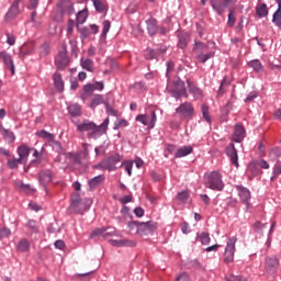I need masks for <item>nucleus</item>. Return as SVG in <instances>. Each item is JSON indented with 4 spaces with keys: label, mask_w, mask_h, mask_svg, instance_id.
Segmentation results:
<instances>
[{
    "label": "nucleus",
    "mask_w": 281,
    "mask_h": 281,
    "mask_svg": "<svg viewBox=\"0 0 281 281\" xmlns=\"http://www.w3.org/2000/svg\"><path fill=\"white\" fill-rule=\"evenodd\" d=\"M78 133H88V139H95L100 135H104L109 128V117L103 121V124L97 125L94 122L83 120L81 123H77Z\"/></svg>",
    "instance_id": "obj_1"
},
{
    "label": "nucleus",
    "mask_w": 281,
    "mask_h": 281,
    "mask_svg": "<svg viewBox=\"0 0 281 281\" xmlns=\"http://www.w3.org/2000/svg\"><path fill=\"white\" fill-rule=\"evenodd\" d=\"M75 12L74 2L71 0H58L53 19L56 23H63L65 15L71 16Z\"/></svg>",
    "instance_id": "obj_2"
},
{
    "label": "nucleus",
    "mask_w": 281,
    "mask_h": 281,
    "mask_svg": "<svg viewBox=\"0 0 281 281\" xmlns=\"http://www.w3.org/2000/svg\"><path fill=\"white\" fill-rule=\"evenodd\" d=\"M93 204V200L90 198L81 199L80 194L75 193L71 198V204H70V210L72 212H76V214H82V212H87Z\"/></svg>",
    "instance_id": "obj_3"
},
{
    "label": "nucleus",
    "mask_w": 281,
    "mask_h": 281,
    "mask_svg": "<svg viewBox=\"0 0 281 281\" xmlns=\"http://www.w3.org/2000/svg\"><path fill=\"white\" fill-rule=\"evenodd\" d=\"M171 98L176 100H181V98H188V90H186V82L181 79H177L172 85L167 87Z\"/></svg>",
    "instance_id": "obj_4"
},
{
    "label": "nucleus",
    "mask_w": 281,
    "mask_h": 281,
    "mask_svg": "<svg viewBox=\"0 0 281 281\" xmlns=\"http://www.w3.org/2000/svg\"><path fill=\"white\" fill-rule=\"evenodd\" d=\"M205 186L211 190L221 192V190L225 188V183H223V175L218 171H212L206 178Z\"/></svg>",
    "instance_id": "obj_5"
},
{
    "label": "nucleus",
    "mask_w": 281,
    "mask_h": 281,
    "mask_svg": "<svg viewBox=\"0 0 281 281\" xmlns=\"http://www.w3.org/2000/svg\"><path fill=\"white\" fill-rule=\"evenodd\" d=\"M176 114L180 120H192L194 117V106L190 102L181 103L176 109Z\"/></svg>",
    "instance_id": "obj_6"
},
{
    "label": "nucleus",
    "mask_w": 281,
    "mask_h": 281,
    "mask_svg": "<svg viewBox=\"0 0 281 281\" xmlns=\"http://www.w3.org/2000/svg\"><path fill=\"white\" fill-rule=\"evenodd\" d=\"M122 161V156L120 154H114L103 160L101 164L97 165L95 168H102L103 170H117L115 164H120Z\"/></svg>",
    "instance_id": "obj_7"
},
{
    "label": "nucleus",
    "mask_w": 281,
    "mask_h": 281,
    "mask_svg": "<svg viewBox=\"0 0 281 281\" xmlns=\"http://www.w3.org/2000/svg\"><path fill=\"white\" fill-rule=\"evenodd\" d=\"M136 122L143 124V126H147V128H155V124H157V114L155 111H151L150 114H139L136 116Z\"/></svg>",
    "instance_id": "obj_8"
},
{
    "label": "nucleus",
    "mask_w": 281,
    "mask_h": 281,
    "mask_svg": "<svg viewBox=\"0 0 281 281\" xmlns=\"http://www.w3.org/2000/svg\"><path fill=\"white\" fill-rule=\"evenodd\" d=\"M238 238L231 237L226 244L225 252H224V261L225 262H234V254L236 252V243Z\"/></svg>",
    "instance_id": "obj_9"
},
{
    "label": "nucleus",
    "mask_w": 281,
    "mask_h": 281,
    "mask_svg": "<svg viewBox=\"0 0 281 281\" xmlns=\"http://www.w3.org/2000/svg\"><path fill=\"white\" fill-rule=\"evenodd\" d=\"M210 3L214 12H216V14H218L220 16H223L228 5H232V3H234V0H211Z\"/></svg>",
    "instance_id": "obj_10"
},
{
    "label": "nucleus",
    "mask_w": 281,
    "mask_h": 281,
    "mask_svg": "<svg viewBox=\"0 0 281 281\" xmlns=\"http://www.w3.org/2000/svg\"><path fill=\"white\" fill-rule=\"evenodd\" d=\"M157 232V223L149 221V222H142L138 228V236H150Z\"/></svg>",
    "instance_id": "obj_11"
},
{
    "label": "nucleus",
    "mask_w": 281,
    "mask_h": 281,
    "mask_svg": "<svg viewBox=\"0 0 281 281\" xmlns=\"http://www.w3.org/2000/svg\"><path fill=\"white\" fill-rule=\"evenodd\" d=\"M55 65L58 69H65V67L69 65V56H67V46H63V49L55 58Z\"/></svg>",
    "instance_id": "obj_12"
},
{
    "label": "nucleus",
    "mask_w": 281,
    "mask_h": 281,
    "mask_svg": "<svg viewBox=\"0 0 281 281\" xmlns=\"http://www.w3.org/2000/svg\"><path fill=\"white\" fill-rule=\"evenodd\" d=\"M278 267H280V261L278 260V257L266 258L265 269L267 273L273 276V273L278 271Z\"/></svg>",
    "instance_id": "obj_13"
},
{
    "label": "nucleus",
    "mask_w": 281,
    "mask_h": 281,
    "mask_svg": "<svg viewBox=\"0 0 281 281\" xmlns=\"http://www.w3.org/2000/svg\"><path fill=\"white\" fill-rule=\"evenodd\" d=\"M117 231L115 228H95L91 232L90 238H95V236H103V238H109V236H115Z\"/></svg>",
    "instance_id": "obj_14"
},
{
    "label": "nucleus",
    "mask_w": 281,
    "mask_h": 281,
    "mask_svg": "<svg viewBox=\"0 0 281 281\" xmlns=\"http://www.w3.org/2000/svg\"><path fill=\"white\" fill-rule=\"evenodd\" d=\"M20 5H21V0H14L8 13L5 14L7 21H12V19H16V16L21 14V9L19 8Z\"/></svg>",
    "instance_id": "obj_15"
},
{
    "label": "nucleus",
    "mask_w": 281,
    "mask_h": 281,
    "mask_svg": "<svg viewBox=\"0 0 281 281\" xmlns=\"http://www.w3.org/2000/svg\"><path fill=\"white\" fill-rule=\"evenodd\" d=\"M32 147L26 144H22L18 147L16 154L19 155V159H21L24 164H27V159L30 158V153H32Z\"/></svg>",
    "instance_id": "obj_16"
},
{
    "label": "nucleus",
    "mask_w": 281,
    "mask_h": 281,
    "mask_svg": "<svg viewBox=\"0 0 281 281\" xmlns=\"http://www.w3.org/2000/svg\"><path fill=\"white\" fill-rule=\"evenodd\" d=\"M237 191L239 199H241L243 203L246 205V210H249V199H251V192L249 189L243 186H237Z\"/></svg>",
    "instance_id": "obj_17"
},
{
    "label": "nucleus",
    "mask_w": 281,
    "mask_h": 281,
    "mask_svg": "<svg viewBox=\"0 0 281 281\" xmlns=\"http://www.w3.org/2000/svg\"><path fill=\"white\" fill-rule=\"evenodd\" d=\"M226 155H227V157H229L231 162L233 164V166H236L238 168L239 167V165H238V150H236V147L234 146V144H229L226 147Z\"/></svg>",
    "instance_id": "obj_18"
},
{
    "label": "nucleus",
    "mask_w": 281,
    "mask_h": 281,
    "mask_svg": "<svg viewBox=\"0 0 281 281\" xmlns=\"http://www.w3.org/2000/svg\"><path fill=\"white\" fill-rule=\"evenodd\" d=\"M112 247H136L137 241L133 239H110Z\"/></svg>",
    "instance_id": "obj_19"
},
{
    "label": "nucleus",
    "mask_w": 281,
    "mask_h": 281,
    "mask_svg": "<svg viewBox=\"0 0 281 281\" xmlns=\"http://www.w3.org/2000/svg\"><path fill=\"white\" fill-rule=\"evenodd\" d=\"M0 59L4 63L5 67L10 69L12 76H14V61L12 60V56L3 50L0 53Z\"/></svg>",
    "instance_id": "obj_20"
},
{
    "label": "nucleus",
    "mask_w": 281,
    "mask_h": 281,
    "mask_svg": "<svg viewBox=\"0 0 281 281\" xmlns=\"http://www.w3.org/2000/svg\"><path fill=\"white\" fill-rule=\"evenodd\" d=\"M233 142L240 144L245 139V127L240 124L235 125V132L232 136Z\"/></svg>",
    "instance_id": "obj_21"
},
{
    "label": "nucleus",
    "mask_w": 281,
    "mask_h": 281,
    "mask_svg": "<svg viewBox=\"0 0 281 281\" xmlns=\"http://www.w3.org/2000/svg\"><path fill=\"white\" fill-rule=\"evenodd\" d=\"M34 43H26L23 46L20 47V57L25 58V56H30L31 54H34Z\"/></svg>",
    "instance_id": "obj_22"
},
{
    "label": "nucleus",
    "mask_w": 281,
    "mask_h": 281,
    "mask_svg": "<svg viewBox=\"0 0 281 281\" xmlns=\"http://www.w3.org/2000/svg\"><path fill=\"white\" fill-rule=\"evenodd\" d=\"M102 183H104V176L99 175L90 179L88 186L90 190H95V188H99V186H102Z\"/></svg>",
    "instance_id": "obj_23"
},
{
    "label": "nucleus",
    "mask_w": 281,
    "mask_h": 281,
    "mask_svg": "<svg viewBox=\"0 0 281 281\" xmlns=\"http://www.w3.org/2000/svg\"><path fill=\"white\" fill-rule=\"evenodd\" d=\"M53 80L57 91H59V93H63V91H65V81H63V76H60V74H55L53 76Z\"/></svg>",
    "instance_id": "obj_24"
},
{
    "label": "nucleus",
    "mask_w": 281,
    "mask_h": 281,
    "mask_svg": "<svg viewBox=\"0 0 281 281\" xmlns=\"http://www.w3.org/2000/svg\"><path fill=\"white\" fill-rule=\"evenodd\" d=\"M256 14L259 16V19H265V16H268L269 8H267V4L259 2L256 7Z\"/></svg>",
    "instance_id": "obj_25"
},
{
    "label": "nucleus",
    "mask_w": 281,
    "mask_h": 281,
    "mask_svg": "<svg viewBox=\"0 0 281 281\" xmlns=\"http://www.w3.org/2000/svg\"><path fill=\"white\" fill-rule=\"evenodd\" d=\"M187 82H188L190 93H192L195 100H201V98H203V91L199 89L196 86L192 85L190 80H188Z\"/></svg>",
    "instance_id": "obj_26"
},
{
    "label": "nucleus",
    "mask_w": 281,
    "mask_h": 281,
    "mask_svg": "<svg viewBox=\"0 0 281 281\" xmlns=\"http://www.w3.org/2000/svg\"><path fill=\"white\" fill-rule=\"evenodd\" d=\"M278 10L272 15V23L277 27H281V0H277Z\"/></svg>",
    "instance_id": "obj_27"
},
{
    "label": "nucleus",
    "mask_w": 281,
    "mask_h": 281,
    "mask_svg": "<svg viewBox=\"0 0 281 281\" xmlns=\"http://www.w3.org/2000/svg\"><path fill=\"white\" fill-rule=\"evenodd\" d=\"M147 23V32L149 36H155L158 32V26H157V20L155 19H149L146 21Z\"/></svg>",
    "instance_id": "obj_28"
},
{
    "label": "nucleus",
    "mask_w": 281,
    "mask_h": 281,
    "mask_svg": "<svg viewBox=\"0 0 281 281\" xmlns=\"http://www.w3.org/2000/svg\"><path fill=\"white\" fill-rule=\"evenodd\" d=\"M190 43V35L188 33H182L178 36V47L180 49H186Z\"/></svg>",
    "instance_id": "obj_29"
},
{
    "label": "nucleus",
    "mask_w": 281,
    "mask_h": 281,
    "mask_svg": "<svg viewBox=\"0 0 281 281\" xmlns=\"http://www.w3.org/2000/svg\"><path fill=\"white\" fill-rule=\"evenodd\" d=\"M68 113L72 117H80V115H82V108H80V105L78 103L70 104L68 106Z\"/></svg>",
    "instance_id": "obj_30"
},
{
    "label": "nucleus",
    "mask_w": 281,
    "mask_h": 281,
    "mask_svg": "<svg viewBox=\"0 0 281 281\" xmlns=\"http://www.w3.org/2000/svg\"><path fill=\"white\" fill-rule=\"evenodd\" d=\"M52 179H53L52 171L49 170L42 171L40 173V183L42 186H47V183H52Z\"/></svg>",
    "instance_id": "obj_31"
},
{
    "label": "nucleus",
    "mask_w": 281,
    "mask_h": 281,
    "mask_svg": "<svg viewBox=\"0 0 281 281\" xmlns=\"http://www.w3.org/2000/svg\"><path fill=\"white\" fill-rule=\"evenodd\" d=\"M106 100H104V97H102V94H93L90 102V109H95L97 106H100V104H104Z\"/></svg>",
    "instance_id": "obj_32"
},
{
    "label": "nucleus",
    "mask_w": 281,
    "mask_h": 281,
    "mask_svg": "<svg viewBox=\"0 0 281 281\" xmlns=\"http://www.w3.org/2000/svg\"><path fill=\"white\" fill-rule=\"evenodd\" d=\"M89 18V11L87 9H83L77 13V25H82L87 22V19Z\"/></svg>",
    "instance_id": "obj_33"
},
{
    "label": "nucleus",
    "mask_w": 281,
    "mask_h": 281,
    "mask_svg": "<svg viewBox=\"0 0 281 281\" xmlns=\"http://www.w3.org/2000/svg\"><path fill=\"white\" fill-rule=\"evenodd\" d=\"M0 133H1L2 137L4 139H7V142H10L11 144H12V142H14L16 139V136H14V132H12L10 130L1 127Z\"/></svg>",
    "instance_id": "obj_34"
},
{
    "label": "nucleus",
    "mask_w": 281,
    "mask_h": 281,
    "mask_svg": "<svg viewBox=\"0 0 281 281\" xmlns=\"http://www.w3.org/2000/svg\"><path fill=\"white\" fill-rule=\"evenodd\" d=\"M21 165L25 166V162L21 158H11L7 162V166L10 168V170H14Z\"/></svg>",
    "instance_id": "obj_35"
},
{
    "label": "nucleus",
    "mask_w": 281,
    "mask_h": 281,
    "mask_svg": "<svg viewBox=\"0 0 281 281\" xmlns=\"http://www.w3.org/2000/svg\"><path fill=\"white\" fill-rule=\"evenodd\" d=\"M190 154H192V146H183L177 150L175 157L177 158L188 157V155Z\"/></svg>",
    "instance_id": "obj_36"
},
{
    "label": "nucleus",
    "mask_w": 281,
    "mask_h": 281,
    "mask_svg": "<svg viewBox=\"0 0 281 281\" xmlns=\"http://www.w3.org/2000/svg\"><path fill=\"white\" fill-rule=\"evenodd\" d=\"M248 67L254 69V71H256L257 74H260V71H265V67L262 66V63H260V60L258 59L250 60L248 63Z\"/></svg>",
    "instance_id": "obj_37"
},
{
    "label": "nucleus",
    "mask_w": 281,
    "mask_h": 281,
    "mask_svg": "<svg viewBox=\"0 0 281 281\" xmlns=\"http://www.w3.org/2000/svg\"><path fill=\"white\" fill-rule=\"evenodd\" d=\"M18 251L22 254L30 251V241L27 239H21L18 244Z\"/></svg>",
    "instance_id": "obj_38"
},
{
    "label": "nucleus",
    "mask_w": 281,
    "mask_h": 281,
    "mask_svg": "<svg viewBox=\"0 0 281 281\" xmlns=\"http://www.w3.org/2000/svg\"><path fill=\"white\" fill-rule=\"evenodd\" d=\"M104 106L108 115H112L113 117H120V112L110 105L109 100H105Z\"/></svg>",
    "instance_id": "obj_39"
},
{
    "label": "nucleus",
    "mask_w": 281,
    "mask_h": 281,
    "mask_svg": "<svg viewBox=\"0 0 281 281\" xmlns=\"http://www.w3.org/2000/svg\"><path fill=\"white\" fill-rule=\"evenodd\" d=\"M37 135H38V137H42V139H46L47 142H50V143L53 142V139H55L54 134H52L45 130L37 132Z\"/></svg>",
    "instance_id": "obj_40"
},
{
    "label": "nucleus",
    "mask_w": 281,
    "mask_h": 281,
    "mask_svg": "<svg viewBox=\"0 0 281 281\" xmlns=\"http://www.w3.org/2000/svg\"><path fill=\"white\" fill-rule=\"evenodd\" d=\"M81 67L86 69V71H93V60L81 58Z\"/></svg>",
    "instance_id": "obj_41"
},
{
    "label": "nucleus",
    "mask_w": 281,
    "mask_h": 281,
    "mask_svg": "<svg viewBox=\"0 0 281 281\" xmlns=\"http://www.w3.org/2000/svg\"><path fill=\"white\" fill-rule=\"evenodd\" d=\"M198 60L205 64L207 63V60H210V58H214V52H210L207 54H198L196 56Z\"/></svg>",
    "instance_id": "obj_42"
},
{
    "label": "nucleus",
    "mask_w": 281,
    "mask_h": 281,
    "mask_svg": "<svg viewBox=\"0 0 281 281\" xmlns=\"http://www.w3.org/2000/svg\"><path fill=\"white\" fill-rule=\"evenodd\" d=\"M228 27H234L236 25V10H231L228 13V20H227Z\"/></svg>",
    "instance_id": "obj_43"
},
{
    "label": "nucleus",
    "mask_w": 281,
    "mask_h": 281,
    "mask_svg": "<svg viewBox=\"0 0 281 281\" xmlns=\"http://www.w3.org/2000/svg\"><path fill=\"white\" fill-rule=\"evenodd\" d=\"M50 146H52L53 150H55V153H58V155H63V153H64L63 145H60V143L58 140H56L55 138L53 140H50Z\"/></svg>",
    "instance_id": "obj_44"
},
{
    "label": "nucleus",
    "mask_w": 281,
    "mask_h": 281,
    "mask_svg": "<svg viewBox=\"0 0 281 281\" xmlns=\"http://www.w3.org/2000/svg\"><path fill=\"white\" fill-rule=\"evenodd\" d=\"M280 175H281V162L280 160H278L272 169L271 181H273V179H277V177H280Z\"/></svg>",
    "instance_id": "obj_45"
},
{
    "label": "nucleus",
    "mask_w": 281,
    "mask_h": 281,
    "mask_svg": "<svg viewBox=\"0 0 281 281\" xmlns=\"http://www.w3.org/2000/svg\"><path fill=\"white\" fill-rule=\"evenodd\" d=\"M26 227H29L32 234H38V224L34 220H29Z\"/></svg>",
    "instance_id": "obj_46"
},
{
    "label": "nucleus",
    "mask_w": 281,
    "mask_h": 281,
    "mask_svg": "<svg viewBox=\"0 0 281 281\" xmlns=\"http://www.w3.org/2000/svg\"><path fill=\"white\" fill-rule=\"evenodd\" d=\"M202 116L207 124H212V117L210 116V108L207 105H202Z\"/></svg>",
    "instance_id": "obj_47"
},
{
    "label": "nucleus",
    "mask_w": 281,
    "mask_h": 281,
    "mask_svg": "<svg viewBox=\"0 0 281 281\" xmlns=\"http://www.w3.org/2000/svg\"><path fill=\"white\" fill-rule=\"evenodd\" d=\"M97 12H104L106 10V5H104V2L102 0H91Z\"/></svg>",
    "instance_id": "obj_48"
},
{
    "label": "nucleus",
    "mask_w": 281,
    "mask_h": 281,
    "mask_svg": "<svg viewBox=\"0 0 281 281\" xmlns=\"http://www.w3.org/2000/svg\"><path fill=\"white\" fill-rule=\"evenodd\" d=\"M102 25H103V30H102L101 36L102 38H106V34H109L111 30V21L105 20L103 21Z\"/></svg>",
    "instance_id": "obj_49"
},
{
    "label": "nucleus",
    "mask_w": 281,
    "mask_h": 281,
    "mask_svg": "<svg viewBox=\"0 0 281 281\" xmlns=\"http://www.w3.org/2000/svg\"><path fill=\"white\" fill-rule=\"evenodd\" d=\"M122 166L124 167L125 172H127L128 177L133 175V161L125 160L122 162Z\"/></svg>",
    "instance_id": "obj_50"
},
{
    "label": "nucleus",
    "mask_w": 281,
    "mask_h": 281,
    "mask_svg": "<svg viewBox=\"0 0 281 281\" xmlns=\"http://www.w3.org/2000/svg\"><path fill=\"white\" fill-rule=\"evenodd\" d=\"M139 225H140L139 222L132 221L127 223V228L130 229V232H136V234H139Z\"/></svg>",
    "instance_id": "obj_51"
},
{
    "label": "nucleus",
    "mask_w": 281,
    "mask_h": 281,
    "mask_svg": "<svg viewBox=\"0 0 281 281\" xmlns=\"http://www.w3.org/2000/svg\"><path fill=\"white\" fill-rule=\"evenodd\" d=\"M204 49H207V45L201 41H195L194 46H193V52H203Z\"/></svg>",
    "instance_id": "obj_52"
},
{
    "label": "nucleus",
    "mask_w": 281,
    "mask_h": 281,
    "mask_svg": "<svg viewBox=\"0 0 281 281\" xmlns=\"http://www.w3.org/2000/svg\"><path fill=\"white\" fill-rule=\"evenodd\" d=\"M269 157L272 161H276V159H280L281 157V150L280 148H274L270 151Z\"/></svg>",
    "instance_id": "obj_53"
},
{
    "label": "nucleus",
    "mask_w": 281,
    "mask_h": 281,
    "mask_svg": "<svg viewBox=\"0 0 281 281\" xmlns=\"http://www.w3.org/2000/svg\"><path fill=\"white\" fill-rule=\"evenodd\" d=\"M74 27H76V22L74 20H68L67 36L74 34Z\"/></svg>",
    "instance_id": "obj_54"
},
{
    "label": "nucleus",
    "mask_w": 281,
    "mask_h": 281,
    "mask_svg": "<svg viewBox=\"0 0 281 281\" xmlns=\"http://www.w3.org/2000/svg\"><path fill=\"white\" fill-rule=\"evenodd\" d=\"M69 45L71 47V53L78 56V41L76 40H70Z\"/></svg>",
    "instance_id": "obj_55"
},
{
    "label": "nucleus",
    "mask_w": 281,
    "mask_h": 281,
    "mask_svg": "<svg viewBox=\"0 0 281 281\" xmlns=\"http://www.w3.org/2000/svg\"><path fill=\"white\" fill-rule=\"evenodd\" d=\"M201 243L203 245H210V234L207 233H201V235L199 236Z\"/></svg>",
    "instance_id": "obj_56"
},
{
    "label": "nucleus",
    "mask_w": 281,
    "mask_h": 281,
    "mask_svg": "<svg viewBox=\"0 0 281 281\" xmlns=\"http://www.w3.org/2000/svg\"><path fill=\"white\" fill-rule=\"evenodd\" d=\"M188 191H181L178 193L177 199L178 201H181V203H184V201H188Z\"/></svg>",
    "instance_id": "obj_57"
},
{
    "label": "nucleus",
    "mask_w": 281,
    "mask_h": 281,
    "mask_svg": "<svg viewBox=\"0 0 281 281\" xmlns=\"http://www.w3.org/2000/svg\"><path fill=\"white\" fill-rule=\"evenodd\" d=\"M78 32L81 34V38H88L89 34H91V32L89 31L88 27L83 26L81 29H78Z\"/></svg>",
    "instance_id": "obj_58"
},
{
    "label": "nucleus",
    "mask_w": 281,
    "mask_h": 281,
    "mask_svg": "<svg viewBox=\"0 0 281 281\" xmlns=\"http://www.w3.org/2000/svg\"><path fill=\"white\" fill-rule=\"evenodd\" d=\"M20 190H22V192H25L26 194H32V192H34V189H32L30 184H24V183L20 186Z\"/></svg>",
    "instance_id": "obj_59"
},
{
    "label": "nucleus",
    "mask_w": 281,
    "mask_h": 281,
    "mask_svg": "<svg viewBox=\"0 0 281 281\" xmlns=\"http://www.w3.org/2000/svg\"><path fill=\"white\" fill-rule=\"evenodd\" d=\"M227 281H247V279L240 277V276H234V274H229L226 277Z\"/></svg>",
    "instance_id": "obj_60"
},
{
    "label": "nucleus",
    "mask_w": 281,
    "mask_h": 281,
    "mask_svg": "<svg viewBox=\"0 0 281 281\" xmlns=\"http://www.w3.org/2000/svg\"><path fill=\"white\" fill-rule=\"evenodd\" d=\"M254 227H255L256 232L260 233V232H262V229H265L267 227V223L262 224L261 222H256L254 224Z\"/></svg>",
    "instance_id": "obj_61"
},
{
    "label": "nucleus",
    "mask_w": 281,
    "mask_h": 281,
    "mask_svg": "<svg viewBox=\"0 0 281 281\" xmlns=\"http://www.w3.org/2000/svg\"><path fill=\"white\" fill-rule=\"evenodd\" d=\"M10 234H12V232L10 231V228H0V238H8V236H10Z\"/></svg>",
    "instance_id": "obj_62"
},
{
    "label": "nucleus",
    "mask_w": 281,
    "mask_h": 281,
    "mask_svg": "<svg viewBox=\"0 0 281 281\" xmlns=\"http://www.w3.org/2000/svg\"><path fill=\"white\" fill-rule=\"evenodd\" d=\"M175 281H190L188 273L183 272L176 277Z\"/></svg>",
    "instance_id": "obj_63"
},
{
    "label": "nucleus",
    "mask_w": 281,
    "mask_h": 281,
    "mask_svg": "<svg viewBox=\"0 0 281 281\" xmlns=\"http://www.w3.org/2000/svg\"><path fill=\"white\" fill-rule=\"evenodd\" d=\"M257 166H259V168H262L263 170H269L270 168L269 162H267V160H259L257 162Z\"/></svg>",
    "instance_id": "obj_64"
}]
</instances>
